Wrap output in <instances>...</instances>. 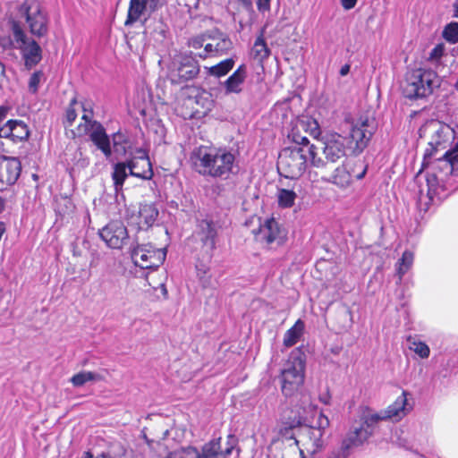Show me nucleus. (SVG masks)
I'll use <instances>...</instances> for the list:
<instances>
[{
  "label": "nucleus",
  "instance_id": "obj_1",
  "mask_svg": "<svg viewBox=\"0 0 458 458\" xmlns=\"http://www.w3.org/2000/svg\"><path fill=\"white\" fill-rule=\"evenodd\" d=\"M49 24L48 13L38 1L17 3L10 9L7 18L10 35L0 38V47L18 49L24 65L30 70L42 60V48L36 38L47 36Z\"/></svg>",
  "mask_w": 458,
  "mask_h": 458
},
{
  "label": "nucleus",
  "instance_id": "obj_2",
  "mask_svg": "<svg viewBox=\"0 0 458 458\" xmlns=\"http://www.w3.org/2000/svg\"><path fill=\"white\" fill-rule=\"evenodd\" d=\"M191 161L194 169L202 175L227 179L233 173L235 157L225 149L200 146L191 152Z\"/></svg>",
  "mask_w": 458,
  "mask_h": 458
},
{
  "label": "nucleus",
  "instance_id": "obj_3",
  "mask_svg": "<svg viewBox=\"0 0 458 458\" xmlns=\"http://www.w3.org/2000/svg\"><path fill=\"white\" fill-rule=\"evenodd\" d=\"M308 161L311 165L322 168L326 161L318 157V148H284L279 154L277 167L280 174L286 178L298 179L307 169Z\"/></svg>",
  "mask_w": 458,
  "mask_h": 458
},
{
  "label": "nucleus",
  "instance_id": "obj_4",
  "mask_svg": "<svg viewBox=\"0 0 458 458\" xmlns=\"http://www.w3.org/2000/svg\"><path fill=\"white\" fill-rule=\"evenodd\" d=\"M438 84L439 80L434 71L425 68L411 69L405 74L402 92L409 99L423 98L430 95Z\"/></svg>",
  "mask_w": 458,
  "mask_h": 458
},
{
  "label": "nucleus",
  "instance_id": "obj_5",
  "mask_svg": "<svg viewBox=\"0 0 458 458\" xmlns=\"http://www.w3.org/2000/svg\"><path fill=\"white\" fill-rule=\"evenodd\" d=\"M344 126L349 131L350 143L355 154H360L369 145L377 131V123L369 114L352 116L346 114Z\"/></svg>",
  "mask_w": 458,
  "mask_h": 458
},
{
  "label": "nucleus",
  "instance_id": "obj_6",
  "mask_svg": "<svg viewBox=\"0 0 458 458\" xmlns=\"http://www.w3.org/2000/svg\"><path fill=\"white\" fill-rule=\"evenodd\" d=\"M84 114H82L81 123L76 128L78 136H84L89 134L90 140L96 147L101 150L106 158L112 155L111 140L106 132L104 126L98 121L92 120V111L87 110L82 106Z\"/></svg>",
  "mask_w": 458,
  "mask_h": 458
},
{
  "label": "nucleus",
  "instance_id": "obj_7",
  "mask_svg": "<svg viewBox=\"0 0 458 458\" xmlns=\"http://www.w3.org/2000/svg\"><path fill=\"white\" fill-rule=\"evenodd\" d=\"M305 361L292 354L281 371V390L284 395L291 396L304 382Z\"/></svg>",
  "mask_w": 458,
  "mask_h": 458
},
{
  "label": "nucleus",
  "instance_id": "obj_8",
  "mask_svg": "<svg viewBox=\"0 0 458 458\" xmlns=\"http://www.w3.org/2000/svg\"><path fill=\"white\" fill-rule=\"evenodd\" d=\"M131 256L135 266L153 271L164 263L166 251L165 249H157L151 244H137L131 248Z\"/></svg>",
  "mask_w": 458,
  "mask_h": 458
},
{
  "label": "nucleus",
  "instance_id": "obj_9",
  "mask_svg": "<svg viewBox=\"0 0 458 458\" xmlns=\"http://www.w3.org/2000/svg\"><path fill=\"white\" fill-rule=\"evenodd\" d=\"M172 71L173 82L183 83L195 79L200 71V66L192 52L181 54L174 62Z\"/></svg>",
  "mask_w": 458,
  "mask_h": 458
},
{
  "label": "nucleus",
  "instance_id": "obj_10",
  "mask_svg": "<svg viewBox=\"0 0 458 458\" xmlns=\"http://www.w3.org/2000/svg\"><path fill=\"white\" fill-rule=\"evenodd\" d=\"M256 240L272 245L276 243L277 246L282 245L286 239L284 229L281 228L279 223L274 218H267L259 225L258 231H253Z\"/></svg>",
  "mask_w": 458,
  "mask_h": 458
},
{
  "label": "nucleus",
  "instance_id": "obj_11",
  "mask_svg": "<svg viewBox=\"0 0 458 458\" xmlns=\"http://www.w3.org/2000/svg\"><path fill=\"white\" fill-rule=\"evenodd\" d=\"M101 239L112 249H122L128 242V231L120 221H112L99 231Z\"/></svg>",
  "mask_w": 458,
  "mask_h": 458
},
{
  "label": "nucleus",
  "instance_id": "obj_12",
  "mask_svg": "<svg viewBox=\"0 0 458 458\" xmlns=\"http://www.w3.org/2000/svg\"><path fill=\"white\" fill-rule=\"evenodd\" d=\"M136 154V156L127 161L130 174L144 180L151 179L153 170L147 151L139 148Z\"/></svg>",
  "mask_w": 458,
  "mask_h": 458
},
{
  "label": "nucleus",
  "instance_id": "obj_13",
  "mask_svg": "<svg viewBox=\"0 0 458 458\" xmlns=\"http://www.w3.org/2000/svg\"><path fill=\"white\" fill-rule=\"evenodd\" d=\"M21 171V162L15 157H0V190L15 183Z\"/></svg>",
  "mask_w": 458,
  "mask_h": 458
},
{
  "label": "nucleus",
  "instance_id": "obj_14",
  "mask_svg": "<svg viewBox=\"0 0 458 458\" xmlns=\"http://www.w3.org/2000/svg\"><path fill=\"white\" fill-rule=\"evenodd\" d=\"M236 444V438L233 435L228 436V446L221 450V437L212 439L204 444L199 451V458H227Z\"/></svg>",
  "mask_w": 458,
  "mask_h": 458
},
{
  "label": "nucleus",
  "instance_id": "obj_15",
  "mask_svg": "<svg viewBox=\"0 0 458 458\" xmlns=\"http://www.w3.org/2000/svg\"><path fill=\"white\" fill-rule=\"evenodd\" d=\"M196 235L204 247H207L210 255L216 248L217 227L209 219H202L198 222Z\"/></svg>",
  "mask_w": 458,
  "mask_h": 458
},
{
  "label": "nucleus",
  "instance_id": "obj_16",
  "mask_svg": "<svg viewBox=\"0 0 458 458\" xmlns=\"http://www.w3.org/2000/svg\"><path fill=\"white\" fill-rule=\"evenodd\" d=\"M323 154L327 162L335 163L345 156V147L342 136L328 135L323 141Z\"/></svg>",
  "mask_w": 458,
  "mask_h": 458
},
{
  "label": "nucleus",
  "instance_id": "obj_17",
  "mask_svg": "<svg viewBox=\"0 0 458 458\" xmlns=\"http://www.w3.org/2000/svg\"><path fill=\"white\" fill-rule=\"evenodd\" d=\"M160 0H130L128 14L124 22L131 26L145 13H154L157 10Z\"/></svg>",
  "mask_w": 458,
  "mask_h": 458
},
{
  "label": "nucleus",
  "instance_id": "obj_18",
  "mask_svg": "<svg viewBox=\"0 0 458 458\" xmlns=\"http://www.w3.org/2000/svg\"><path fill=\"white\" fill-rule=\"evenodd\" d=\"M29 136V127L21 120H9L0 128V138L9 139L13 142L26 140Z\"/></svg>",
  "mask_w": 458,
  "mask_h": 458
},
{
  "label": "nucleus",
  "instance_id": "obj_19",
  "mask_svg": "<svg viewBox=\"0 0 458 458\" xmlns=\"http://www.w3.org/2000/svg\"><path fill=\"white\" fill-rule=\"evenodd\" d=\"M305 422V419L300 416L296 425H291L290 427H284L280 429V434L283 438L286 440H293L290 443L288 447L285 448L284 453V458H305L303 451L299 447V442L294 437V429Z\"/></svg>",
  "mask_w": 458,
  "mask_h": 458
},
{
  "label": "nucleus",
  "instance_id": "obj_20",
  "mask_svg": "<svg viewBox=\"0 0 458 458\" xmlns=\"http://www.w3.org/2000/svg\"><path fill=\"white\" fill-rule=\"evenodd\" d=\"M371 437L369 429H365L364 425H352L343 438L345 447L352 451L363 445Z\"/></svg>",
  "mask_w": 458,
  "mask_h": 458
},
{
  "label": "nucleus",
  "instance_id": "obj_21",
  "mask_svg": "<svg viewBox=\"0 0 458 458\" xmlns=\"http://www.w3.org/2000/svg\"><path fill=\"white\" fill-rule=\"evenodd\" d=\"M247 78V67L241 64L223 83L225 94H240Z\"/></svg>",
  "mask_w": 458,
  "mask_h": 458
},
{
  "label": "nucleus",
  "instance_id": "obj_22",
  "mask_svg": "<svg viewBox=\"0 0 458 458\" xmlns=\"http://www.w3.org/2000/svg\"><path fill=\"white\" fill-rule=\"evenodd\" d=\"M409 393L405 390L396 398L394 403L390 404L383 411L387 420L399 421L411 411V407L407 403V396Z\"/></svg>",
  "mask_w": 458,
  "mask_h": 458
},
{
  "label": "nucleus",
  "instance_id": "obj_23",
  "mask_svg": "<svg viewBox=\"0 0 458 458\" xmlns=\"http://www.w3.org/2000/svg\"><path fill=\"white\" fill-rule=\"evenodd\" d=\"M159 211L155 204H142L139 209V222L140 229H148L151 227L157 221Z\"/></svg>",
  "mask_w": 458,
  "mask_h": 458
},
{
  "label": "nucleus",
  "instance_id": "obj_24",
  "mask_svg": "<svg viewBox=\"0 0 458 458\" xmlns=\"http://www.w3.org/2000/svg\"><path fill=\"white\" fill-rule=\"evenodd\" d=\"M323 182L333 183L340 189L348 188L352 182V175L344 164L336 167L329 178H322Z\"/></svg>",
  "mask_w": 458,
  "mask_h": 458
},
{
  "label": "nucleus",
  "instance_id": "obj_25",
  "mask_svg": "<svg viewBox=\"0 0 458 458\" xmlns=\"http://www.w3.org/2000/svg\"><path fill=\"white\" fill-rule=\"evenodd\" d=\"M387 420L385 417L383 411L381 412H372L369 408L366 407L360 417V423L359 425H364L365 429H369L371 436L374 433L375 426L381 420Z\"/></svg>",
  "mask_w": 458,
  "mask_h": 458
},
{
  "label": "nucleus",
  "instance_id": "obj_26",
  "mask_svg": "<svg viewBox=\"0 0 458 458\" xmlns=\"http://www.w3.org/2000/svg\"><path fill=\"white\" fill-rule=\"evenodd\" d=\"M271 51L264 39V33L262 30L260 35L256 38L254 42V45L251 48V55L255 60L262 63L269 57Z\"/></svg>",
  "mask_w": 458,
  "mask_h": 458
},
{
  "label": "nucleus",
  "instance_id": "obj_27",
  "mask_svg": "<svg viewBox=\"0 0 458 458\" xmlns=\"http://www.w3.org/2000/svg\"><path fill=\"white\" fill-rule=\"evenodd\" d=\"M128 163L120 162L114 165V171L112 173V179L114 181V186L115 192L118 193L123 190V186L125 179L128 177L127 173Z\"/></svg>",
  "mask_w": 458,
  "mask_h": 458
},
{
  "label": "nucleus",
  "instance_id": "obj_28",
  "mask_svg": "<svg viewBox=\"0 0 458 458\" xmlns=\"http://www.w3.org/2000/svg\"><path fill=\"white\" fill-rule=\"evenodd\" d=\"M304 330V323L298 319L295 324L288 329L284 335V345L291 347L294 345L301 338Z\"/></svg>",
  "mask_w": 458,
  "mask_h": 458
},
{
  "label": "nucleus",
  "instance_id": "obj_29",
  "mask_svg": "<svg viewBox=\"0 0 458 458\" xmlns=\"http://www.w3.org/2000/svg\"><path fill=\"white\" fill-rule=\"evenodd\" d=\"M235 61L233 58H227L216 65L211 67H205L207 72L210 76H214L216 78H221L225 76L234 66Z\"/></svg>",
  "mask_w": 458,
  "mask_h": 458
},
{
  "label": "nucleus",
  "instance_id": "obj_30",
  "mask_svg": "<svg viewBox=\"0 0 458 458\" xmlns=\"http://www.w3.org/2000/svg\"><path fill=\"white\" fill-rule=\"evenodd\" d=\"M103 377L96 372L92 371H81L75 375H73L70 381L71 383L76 386H82L84 384L89 381H101L103 380Z\"/></svg>",
  "mask_w": 458,
  "mask_h": 458
},
{
  "label": "nucleus",
  "instance_id": "obj_31",
  "mask_svg": "<svg viewBox=\"0 0 458 458\" xmlns=\"http://www.w3.org/2000/svg\"><path fill=\"white\" fill-rule=\"evenodd\" d=\"M414 255L410 250H405L403 253L402 258L396 263V272L399 276V280L403 279V276L410 270L413 264Z\"/></svg>",
  "mask_w": 458,
  "mask_h": 458
},
{
  "label": "nucleus",
  "instance_id": "obj_32",
  "mask_svg": "<svg viewBox=\"0 0 458 458\" xmlns=\"http://www.w3.org/2000/svg\"><path fill=\"white\" fill-rule=\"evenodd\" d=\"M296 197L297 195L293 190L278 189L277 191V201L281 208H292L294 205Z\"/></svg>",
  "mask_w": 458,
  "mask_h": 458
},
{
  "label": "nucleus",
  "instance_id": "obj_33",
  "mask_svg": "<svg viewBox=\"0 0 458 458\" xmlns=\"http://www.w3.org/2000/svg\"><path fill=\"white\" fill-rule=\"evenodd\" d=\"M318 420L319 427L318 428H310L307 429L309 434L314 437V445L317 447L321 445L322 428H326L329 425L328 419L322 414H320Z\"/></svg>",
  "mask_w": 458,
  "mask_h": 458
},
{
  "label": "nucleus",
  "instance_id": "obj_34",
  "mask_svg": "<svg viewBox=\"0 0 458 458\" xmlns=\"http://www.w3.org/2000/svg\"><path fill=\"white\" fill-rule=\"evenodd\" d=\"M166 458H199V451L189 445L169 453Z\"/></svg>",
  "mask_w": 458,
  "mask_h": 458
},
{
  "label": "nucleus",
  "instance_id": "obj_35",
  "mask_svg": "<svg viewBox=\"0 0 458 458\" xmlns=\"http://www.w3.org/2000/svg\"><path fill=\"white\" fill-rule=\"evenodd\" d=\"M442 36L451 44L458 43V22L452 21L445 25L443 30Z\"/></svg>",
  "mask_w": 458,
  "mask_h": 458
},
{
  "label": "nucleus",
  "instance_id": "obj_36",
  "mask_svg": "<svg viewBox=\"0 0 458 458\" xmlns=\"http://www.w3.org/2000/svg\"><path fill=\"white\" fill-rule=\"evenodd\" d=\"M440 162H445L451 171L458 170V143L457 146L445 152L443 158H438Z\"/></svg>",
  "mask_w": 458,
  "mask_h": 458
},
{
  "label": "nucleus",
  "instance_id": "obj_37",
  "mask_svg": "<svg viewBox=\"0 0 458 458\" xmlns=\"http://www.w3.org/2000/svg\"><path fill=\"white\" fill-rule=\"evenodd\" d=\"M300 126L314 138H318L320 135V127L315 119L307 118L306 120H302L300 122Z\"/></svg>",
  "mask_w": 458,
  "mask_h": 458
},
{
  "label": "nucleus",
  "instance_id": "obj_38",
  "mask_svg": "<svg viewBox=\"0 0 458 458\" xmlns=\"http://www.w3.org/2000/svg\"><path fill=\"white\" fill-rule=\"evenodd\" d=\"M73 204L72 200L67 197H62L56 201L55 212L59 216H65L70 214L73 210Z\"/></svg>",
  "mask_w": 458,
  "mask_h": 458
},
{
  "label": "nucleus",
  "instance_id": "obj_39",
  "mask_svg": "<svg viewBox=\"0 0 458 458\" xmlns=\"http://www.w3.org/2000/svg\"><path fill=\"white\" fill-rule=\"evenodd\" d=\"M145 278H146V281L148 282V285L151 286L154 290L160 288L164 299L168 298V292H167V289H166L165 284V280L166 279V276L165 273H162L161 280L159 283L154 282L153 277L149 276V273H148L145 276Z\"/></svg>",
  "mask_w": 458,
  "mask_h": 458
},
{
  "label": "nucleus",
  "instance_id": "obj_40",
  "mask_svg": "<svg viewBox=\"0 0 458 458\" xmlns=\"http://www.w3.org/2000/svg\"><path fill=\"white\" fill-rule=\"evenodd\" d=\"M410 349L418 354L421 359H426L429 356V347L423 342L412 341L411 342Z\"/></svg>",
  "mask_w": 458,
  "mask_h": 458
},
{
  "label": "nucleus",
  "instance_id": "obj_41",
  "mask_svg": "<svg viewBox=\"0 0 458 458\" xmlns=\"http://www.w3.org/2000/svg\"><path fill=\"white\" fill-rule=\"evenodd\" d=\"M427 182V196L430 200L433 199L434 196L437 194L438 181L435 174H428L426 177Z\"/></svg>",
  "mask_w": 458,
  "mask_h": 458
},
{
  "label": "nucleus",
  "instance_id": "obj_42",
  "mask_svg": "<svg viewBox=\"0 0 458 458\" xmlns=\"http://www.w3.org/2000/svg\"><path fill=\"white\" fill-rule=\"evenodd\" d=\"M78 105V102L76 100L75 98H73L67 109H66V114H65V121H64V124L65 126H72L73 122L75 121V119L77 118V111L75 109V106Z\"/></svg>",
  "mask_w": 458,
  "mask_h": 458
},
{
  "label": "nucleus",
  "instance_id": "obj_43",
  "mask_svg": "<svg viewBox=\"0 0 458 458\" xmlns=\"http://www.w3.org/2000/svg\"><path fill=\"white\" fill-rule=\"evenodd\" d=\"M233 43L229 38L223 36L221 38L217 40L215 44L214 53L216 55L225 54L228 50L232 48Z\"/></svg>",
  "mask_w": 458,
  "mask_h": 458
},
{
  "label": "nucleus",
  "instance_id": "obj_44",
  "mask_svg": "<svg viewBox=\"0 0 458 458\" xmlns=\"http://www.w3.org/2000/svg\"><path fill=\"white\" fill-rule=\"evenodd\" d=\"M209 268L205 265L197 266V276L203 287H209L211 285V277L208 275Z\"/></svg>",
  "mask_w": 458,
  "mask_h": 458
},
{
  "label": "nucleus",
  "instance_id": "obj_45",
  "mask_svg": "<svg viewBox=\"0 0 458 458\" xmlns=\"http://www.w3.org/2000/svg\"><path fill=\"white\" fill-rule=\"evenodd\" d=\"M351 453L352 450L348 446L345 447V444L342 441L341 445L333 449L327 458H348Z\"/></svg>",
  "mask_w": 458,
  "mask_h": 458
},
{
  "label": "nucleus",
  "instance_id": "obj_46",
  "mask_svg": "<svg viewBox=\"0 0 458 458\" xmlns=\"http://www.w3.org/2000/svg\"><path fill=\"white\" fill-rule=\"evenodd\" d=\"M293 141L296 144L293 148H309L316 147L314 144H310L309 139L306 136H301L295 130L292 131Z\"/></svg>",
  "mask_w": 458,
  "mask_h": 458
},
{
  "label": "nucleus",
  "instance_id": "obj_47",
  "mask_svg": "<svg viewBox=\"0 0 458 458\" xmlns=\"http://www.w3.org/2000/svg\"><path fill=\"white\" fill-rule=\"evenodd\" d=\"M445 47L444 44H437L429 53L428 61L437 63L445 54Z\"/></svg>",
  "mask_w": 458,
  "mask_h": 458
},
{
  "label": "nucleus",
  "instance_id": "obj_48",
  "mask_svg": "<svg viewBox=\"0 0 458 458\" xmlns=\"http://www.w3.org/2000/svg\"><path fill=\"white\" fill-rule=\"evenodd\" d=\"M43 77V72L41 71H37L32 73L29 81V89L31 92L36 93L38 89L39 82Z\"/></svg>",
  "mask_w": 458,
  "mask_h": 458
},
{
  "label": "nucleus",
  "instance_id": "obj_49",
  "mask_svg": "<svg viewBox=\"0 0 458 458\" xmlns=\"http://www.w3.org/2000/svg\"><path fill=\"white\" fill-rule=\"evenodd\" d=\"M271 0H257V8L259 12L265 13L270 11Z\"/></svg>",
  "mask_w": 458,
  "mask_h": 458
},
{
  "label": "nucleus",
  "instance_id": "obj_50",
  "mask_svg": "<svg viewBox=\"0 0 458 458\" xmlns=\"http://www.w3.org/2000/svg\"><path fill=\"white\" fill-rule=\"evenodd\" d=\"M189 46L192 48L199 49L203 46V39L200 38H191L189 42Z\"/></svg>",
  "mask_w": 458,
  "mask_h": 458
},
{
  "label": "nucleus",
  "instance_id": "obj_51",
  "mask_svg": "<svg viewBox=\"0 0 458 458\" xmlns=\"http://www.w3.org/2000/svg\"><path fill=\"white\" fill-rule=\"evenodd\" d=\"M123 140V136L119 133H115L112 137L113 146L115 151H119L118 146L120 145Z\"/></svg>",
  "mask_w": 458,
  "mask_h": 458
},
{
  "label": "nucleus",
  "instance_id": "obj_52",
  "mask_svg": "<svg viewBox=\"0 0 458 458\" xmlns=\"http://www.w3.org/2000/svg\"><path fill=\"white\" fill-rule=\"evenodd\" d=\"M357 3V0H341L342 6L345 10L352 9Z\"/></svg>",
  "mask_w": 458,
  "mask_h": 458
},
{
  "label": "nucleus",
  "instance_id": "obj_53",
  "mask_svg": "<svg viewBox=\"0 0 458 458\" xmlns=\"http://www.w3.org/2000/svg\"><path fill=\"white\" fill-rule=\"evenodd\" d=\"M214 48H215V45H214V44H211V43L207 44V45L205 46V48H204V50H205V54H204V55L199 54V56L200 58H202V59H205V58L208 56V54H209V53H213V52H214Z\"/></svg>",
  "mask_w": 458,
  "mask_h": 458
},
{
  "label": "nucleus",
  "instance_id": "obj_54",
  "mask_svg": "<svg viewBox=\"0 0 458 458\" xmlns=\"http://www.w3.org/2000/svg\"><path fill=\"white\" fill-rule=\"evenodd\" d=\"M9 110H10V108L8 106H0V122H2L6 117Z\"/></svg>",
  "mask_w": 458,
  "mask_h": 458
},
{
  "label": "nucleus",
  "instance_id": "obj_55",
  "mask_svg": "<svg viewBox=\"0 0 458 458\" xmlns=\"http://www.w3.org/2000/svg\"><path fill=\"white\" fill-rule=\"evenodd\" d=\"M350 69H351V65L349 64L343 65L339 72L340 75L346 76L349 73Z\"/></svg>",
  "mask_w": 458,
  "mask_h": 458
},
{
  "label": "nucleus",
  "instance_id": "obj_56",
  "mask_svg": "<svg viewBox=\"0 0 458 458\" xmlns=\"http://www.w3.org/2000/svg\"><path fill=\"white\" fill-rule=\"evenodd\" d=\"M246 9H250L252 7L251 0H238Z\"/></svg>",
  "mask_w": 458,
  "mask_h": 458
},
{
  "label": "nucleus",
  "instance_id": "obj_57",
  "mask_svg": "<svg viewBox=\"0 0 458 458\" xmlns=\"http://www.w3.org/2000/svg\"><path fill=\"white\" fill-rule=\"evenodd\" d=\"M454 14L453 16L458 18V0H454L453 4Z\"/></svg>",
  "mask_w": 458,
  "mask_h": 458
},
{
  "label": "nucleus",
  "instance_id": "obj_58",
  "mask_svg": "<svg viewBox=\"0 0 458 458\" xmlns=\"http://www.w3.org/2000/svg\"><path fill=\"white\" fill-rule=\"evenodd\" d=\"M4 208V200L0 197V212Z\"/></svg>",
  "mask_w": 458,
  "mask_h": 458
},
{
  "label": "nucleus",
  "instance_id": "obj_59",
  "mask_svg": "<svg viewBox=\"0 0 458 458\" xmlns=\"http://www.w3.org/2000/svg\"><path fill=\"white\" fill-rule=\"evenodd\" d=\"M163 27H164V25L161 22H159V28H160L159 33L164 37L165 36V30H164Z\"/></svg>",
  "mask_w": 458,
  "mask_h": 458
},
{
  "label": "nucleus",
  "instance_id": "obj_60",
  "mask_svg": "<svg viewBox=\"0 0 458 458\" xmlns=\"http://www.w3.org/2000/svg\"><path fill=\"white\" fill-rule=\"evenodd\" d=\"M82 458H92V454L89 452H86Z\"/></svg>",
  "mask_w": 458,
  "mask_h": 458
},
{
  "label": "nucleus",
  "instance_id": "obj_61",
  "mask_svg": "<svg viewBox=\"0 0 458 458\" xmlns=\"http://www.w3.org/2000/svg\"><path fill=\"white\" fill-rule=\"evenodd\" d=\"M364 174H365V171H363L362 173L359 174L357 175V179H361V178H363Z\"/></svg>",
  "mask_w": 458,
  "mask_h": 458
},
{
  "label": "nucleus",
  "instance_id": "obj_62",
  "mask_svg": "<svg viewBox=\"0 0 458 458\" xmlns=\"http://www.w3.org/2000/svg\"><path fill=\"white\" fill-rule=\"evenodd\" d=\"M454 89H455L456 90H458V78H457V81H456V82L454 83Z\"/></svg>",
  "mask_w": 458,
  "mask_h": 458
},
{
  "label": "nucleus",
  "instance_id": "obj_63",
  "mask_svg": "<svg viewBox=\"0 0 458 458\" xmlns=\"http://www.w3.org/2000/svg\"><path fill=\"white\" fill-rule=\"evenodd\" d=\"M421 199H422V191H420V200H421Z\"/></svg>",
  "mask_w": 458,
  "mask_h": 458
}]
</instances>
